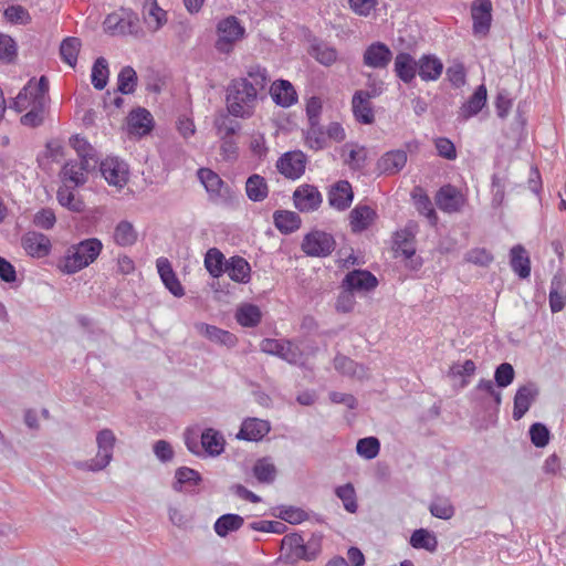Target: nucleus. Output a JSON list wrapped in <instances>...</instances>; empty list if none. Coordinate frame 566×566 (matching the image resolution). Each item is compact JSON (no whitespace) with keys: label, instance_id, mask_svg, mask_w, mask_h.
<instances>
[{"label":"nucleus","instance_id":"34","mask_svg":"<svg viewBox=\"0 0 566 566\" xmlns=\"http://www.w3.org/2000/svg\"><path fill=\"white\" fill-rule=\"evenodd\" d=\"M273 101L282 106L290 107L297 101V94L293 85L286 80H279L270 88Z\"/></svg>","mask_w":566,"mask_h":566},{"label":"nucleus","instance_id":"51","mask_svg":"<svg viewBox=\"0 0 566 566\" xmlns=\"http://www.w3.org/2000/svg\"><path fill=\"white\" fill-rule=\"evenodd\" d=\"M109 76L108 63L106 59L98 57L93 64L91 80L96 90H103L107 85Z\"/></svg>","mask_w":566,"mask_h":566},{"label":"nucleus","instance_id":"60","mask_svg":"<svg viewBox=\"0 0 566 566\" xmlns=\"http://www.w3.org/2000/svg\"><path fill=\"white\" fill-rule=\"evenodd\" d=\"M532 443L537 448H544L549 442V430L541 422L533 423L530 428Z\"/></svg>","mask_w":566,"mask_h":566},{"label":"nucleus","instance_id":"39","mask_svg":"<svg viewBox=\"0 0 566 566\" xmlns=\"http://www.w3.org/2000/svg\"><path fill=\"white\" fill-rule=\"evenodd\" d=\"M200 444L209 455L216 457L224 450V438L217 430L209 428L201 433Z\"/></svg>","mask_w":566,"mask_h":566},{"label":"nucleus","instance_id":"18","mask_svg":"<svg viewBox=\"0 0 566 566\" xmlns=\"http://www.w3.org/2000/svg\"><path fill=\"white\" fill-rule=\"evenodd\" d=\"M538 388L534 382L521 386L514 396L513 418L520 420L528 411L538 396Z\"/></svg>","mask_w":566,"mask_h":566},{"label":"nucleus","instance_id":"5","mask_svg":"<svg viewBox=\"0 0 566 566\" xmlns=\"http://www.w3.org/2000/svg\"><path fill=\"white\" fill-rule=\"evenodd\" d=\"M97 453L95 458L80 461L75 465L78 470L98 472L107 468L113 460L116 437L111 429H103L96 434Z\"/></svg>","mask_w":566,"mask_h":566},{"label":"nucleus","instance_id":"7","mask_svg":"<svg viewBox=\"0 0 566 566\" xmlns=\"http://www.w3.org/2000/svg\"><path fill=\"white\" fill-rule=\"evenodd\" d=\"M336 242L332 234L322 230H312L303 238L301 249L308 256L325 258L335 250Z\"/></svg>","mask_w":566,"mask_h":566},{"label":"nucleus","instance_id":"57","mask_svg":"<svg viewBox=\"0 0 566 566\" xmlns=\"http://www.w3.org/2000/svg\"><path fill=\"white\" fill-rule=\"evenodd\" d=\"M3 15L6 20L13 24H28L31 21V15L29 11L20 6V4H12L9 6L4 12Z\"/></svg>","mask_w":566,"mask_h":566},{"label":"nucleus","instance_id":"4","mask_svg":"<svg viewBox=\"0 0 566 566\" xmlns=\"http://www.w3.org/2000/svg\"><path fill=\"white\" fill-rule=\"evenodd\" d=\"M104 31L113 36H133L142 39L146 35L139 17L132 9L120 8L109 13L103 22Z\"/></svg>","mask_w":566,"mask_h":566},{"label":"nucleus","instance_id":"35","mask_svg":"<svg viewBox=\"0 0 566 566\" xmlns=\"http://www.w3.org/2000/svg\"><path fill=\"white\" fill-rule=\"evenodd\" d=\"M510 265L514 273L521 279L531 274V260L525 248L521 244L514 245L510 251Z\"/></svg>","mask_w":566,"mask_h":566},{"label":"nucleus","instance_id":"14","mask_svg":"<svg viewBox=\"0 0 566 566\" xmlns=\"http://www.w3.org/2000/svg\"><path fill=\"white\" fill-rule=\"evenodd\" d=\"M21 245L28 255L36 259L48 256L52 250L49 237L36 231L24 233L21 238Z\"/></svg>","mask_w":566,"mask_h":566},{"label":"nucleus","instance_id":"6","mask_svg":"<svg viewBox=\"0 0 566 566\" xmlns=\"http://www.w3.org/2000/svg\"><path fill=\"white\" fill-rule=\"evenodd\" d=\"M217 35L216 50L222 54H230L235 44L244 38L245 29L237 17L229 15L218 22Z\"/></svg>","mask_w":566,"mask_h":566},{"label":"nucleus","instance_id":"31","mask_svg":"<svg viewBox=\"0 0 566 566\" xmlns=\"http://www.w3.org/2000/svg\"><path fill=\"white\" fill-rule=\"evenodd\" d=\"M488 91L485 85H480L474 91L473 95L460 107L459 118L468 120L469 118L478 115L486 105Z\"/></svg>","mask_w":566,"mask_h":566},{"label":"nucleus","instance_id":"16","mask_svg":"<svg viewBox=\"0 0 566 566\" xmlns=\"http://www.w3.org/2000/svg\"><path fill=\"white\" fill-rule=\"evenodd\" d=\"M392 60V52L390 48L382 42H374L369 44L364 54V65L371 69H386Z\"/></svg>","mask_w":566,"mask_h":566},{"label":"nucleus","instance_id":"3","mask_svg":"<svg viewBox=\"0 0 566 566\" xmlns=\"http://www.w3.org/2000/svg\"><path fill=\"white\" fill-rule=\"evenodd\" d=\"M321 536L312 535L307 541L297 533L286 534L281 542L280 559L285 563L313 560L321 553Z\"/></svg>","mask_w":566,"mask_h":566},{"label":"nucleus","instance_id":"53","mask_svg":"<svg viewBox=\"0 0 566 566\" xmlns=\"http://www.w3.org/2000/svg\"><path fill=\"white\" fill-rule=\"evenodd\" d=\"M175 479L174 489L176 491H181L182 485L196 486L201 482L199 472L188 467L178 468L175 473Z\"/></svg>","mask_w":566,"mask_h":566},{"label":"nucleus","instance_id":"42","mask_svg":"<svg viewBox=\"0 0 566 566\" xmlns=\"http://www.w3.org/2000/svg\"><path fill=\"white\" fill-rule=\"evenodd\" d=\"M137 231L127 220L118 222L113 232V240L119 247H130L137 241Z\"/></svg>","mask_w":566,"mask_h":566},{"label":"nucleus","instance_id":"62","mask_svg":"<svg viewBox=\"0 0 566 566\" xmlns=\"http://www.w3.org/2000/svg\"><path fill=\"white\" fill-rule=\"evenodd\" d=\"M566 303V289L560 287L559 283L552 282L549 291V307L552 313H558L565 307Z\"/></svg>","mask_w":566,"mask_h":566},{"label":"nucleus","instance_id":"49","mask_svg":"<svg viewBox=\"0 0 566 566\" xmlns=\"http://www.w3.org/2000/svg\"><path fill=\"white\" fill-rule=\"evenodd\" d=\"M261 311L256 305L245 304L235 313L237 322L244 327H254L261 322Z\"/></svg>","mask_w":566,"mask_h":566},{"label":"nucleus","instance_id":"32","mask_svg":"<svg viewBox=\"0 0 566 566\" xmlns=\"http://www.w3.org/2000/svg\"><path fill=\"white\" fill-rule=\"evenodd\" d=\"M157 270L163 283L172 295L177 297H181L185 295V290L181 283L179 282L176 273L174 272L168 259L159 258L157 260Z\"/></svg>","mask_w":566,"mask_h":566},{"label":"nucleus","instance_id":"9","mask_svg":"<svg viewBox=\"0 0 566 566\" xmlns=\"http://www.w3.org/2000/svg\"><path fill=\"white\" fill-rule=\"evenodd\" d=\"M260 348L263 353L277 356L291 365L298 364L303 358L301 348L287 339L264 338Z\"/></svg>","mask_w":566,"mask_h":566},{"label":"nucleus","instance_id":"46","mask_svg":"<svg viewBox=\"0 0 566 566\" xmlns=\"http://www.w3.org/2000/svg\"><path fill=\"white\" fill-rule=\"evenodd\" d=\"M70 145L76 151L81 161H92L93 165H97L98 157L93 146L80 135H74L70 138Z\"/></svg>","mask_w":566,"mask_h":566},{"label":"nucleus","instance_id":"26","mask_svg":"<svg viewBox=\"0 0 566 566\" xmlns=\"http://www.w3.org/2000/svg\"><path fill=\"white\" fill-rule=\"evenodd\" d=\"M270 423L259 418L245 419L237 434L238 439L247 441H259L270 432Z\"/></svg>","mask_w":566,"mask_h":566},{"label":"nucleus","instance_id":"55","mask_svg":"<svg viewBox=\"0 0 566 566\" xmlns=\"http://www.w3.org/2000/svg\"><path fill=\"white\" fill-rule=\"evenodd\" d=\"M137 85V74L132 66H125L118 74V91L123 94H130Z\"/></svg>","mask_w":566,"mask_h":566},{"label":"nucleus","instance_id":"43","mask_svg":"<svg viewBox=\"0 0 566 566\" xmlns=\"http://www.w3.org/2000/svg\"><path fill=\"white\" fill-rule=\"evenodd\" d=\"M244 518L238 514H223L213 525V530L220 537H226L229 533L235 532L242 527Z\"/></svg>","mask_w":566,"mask_h":566},{"label":"nucleus","instance_id":"11","mask_svg":"<svg viewBox=\"0 0 566 566\" xmlns=\"http://www.w3.org/2000/svg\"><path fill=\"white\" fill-rule=\"evenodd\" d=\"M306 163V156L301 150L287 151L276 161V169L285 178L295 180L304 174Z\"/></svg>","mask_w":566,"mask_h":566},{"label":"nucleus","instance_id":"23","mask_svg":"<svg viewBox=\"0 0 566 566\" xmlns=\"http://www.w3.org/2000/svg\"><path fill=\"white\" fill-rule=\"evenodd\" d=\"M343 284L349 291L368 292L377 286L378 281L369 271L354 270L346 274Z\"/></svg>","mask_w":566,"mask_h":566},{"label":"nucleus","instance_id":"17","mask_svg":"<svg viewBox=\"0 0 566 566\" xmlns=\"http://www.w3.org/2000/svg\"><path fill=\"white\" fill-rule=\"evenodd\" d=\"M101 174L109 185L118 188L124 187L128 180L127 166L117 158L103 160L101 163Z\"/></svg>","mask_w":566,"mask_h":566},{"label":"nucleus","instance_id":"52","mask_svg":"<svg viewBox=\"0 0 566 566\" xmlns=\"http://www.w3.org/2000/svg\"><path fill=\"white\" fill-rule=\"evenodd\" d=\"M334 367L336 370L344 375L357 377H364L366 375L365 367L363 365H359L353 359L343 355H337L334 358Z\"/></svg>","mask_w":566,"mask_h":566},{"label":"nucleus","instance_id":"47","mask_svg":"<svg viewBox=\"0 0 566 566\" xmlns=\"http://www.w3.org/2000/svg\"><path fill=\"white\" fill-rule=\"evenodd\" d=\"M310 54L325 66L334 64L338 56L337 50L324 42L313 43Z\"/></svg>","mask_w":566,"mask_h":566},{"label":"nucleus","instance_id":"25","mask_svg":"<svg viewBox=\"0 0 566 566\" xmlns=\"http://www.w3.org/2000/svg\"><path fill=\"white\" fill-rule=\"evenodd\" d=\"M354 117L361 124H371L375 120L374 109L366 91H356L352 98Z\"/></svg>","mask_w":566,"mask_h":566},{"label":"nucleus","instance_id":"27","mask_svg":"<svg viewBox=\"0 0 566 566\" xmlns=\"http://www.w3.org/2000/svg\"><path fill=\"white\" fill-rule=\"evenodd\" d=\"M377 212L367 205L356 206L349 213L352 231L360 233L367 230L376 220Z\"/></svg>","mask_w":566,"mask_h":566},{"label":"nucleus","instance_id":"15","mask_svg":"<svg viewBox=\"0 0 566 566\" xmlns=\"http://www.w3.org/2000/svg\"><path fill=\"white\" fill-rule=\"evenodd\" d=\"M436 203L447 213L459 212L465 203L462 192L452 185L442 186L436 195Z\"/></svg>","mask_w":566,"mask_h":566},{"label":"nucleus","instance_id":"59","mask_svg":"<svg viewBox=\"0 0 566 566\" xmlns=\"http://www.w3.org/2000/svg\"><path fill=\"white\" fill-rule=\"evenodd\" d=\"M464 260L469 263L479 265V266H488L490 265L494 258L490 251L484 248H474L465 253Z\"/></svg>","mask_w":566,"mask_h":566},{"label":"nucleus","instance_id":"1","mask_svg":"<svg viewBox=\"0 0 566 566\" xmlns=\"http://www.w3.org/2000/svg\"><path fill=\"white\" fill-rule=\"evenodd\" d=\"M270 77L266 69L250 66L247 75L233 78L226 91L227 111L237 118H250L255 113L260 95L266 88Z\"/></svg>","mask_w":566,"mask_h":566},{"label":"nucleus","instance_id":"54","mask_svg":"<svg viewBox=\"0 0 566 566\" xmlns=\"http://www.w3.org/2000/svg\"><path fill=\"white\" fill-rule=\"evenodd\" d=\"M335 493L342 500L347 512L355 513L357 511L356 492L352 483L336 488Z\"/></svg>","mask_w":566,"mask_h":566},{"label":"nucleus","instance_id":"56","mask_svg":"<svg viewBox=\"0 0 566 566\" xmlns=\"http://www.w3.org/2000/svg\"><path fill=\"white\" fill-rule=\"evenodd\" d=\"M380 450L379 440L375 437H368L359 439L356 446L357 453L367 459L371 460L376 458Z\"/></svg>","mask_w":566,"mask_h":566},{"label":"nucleus","instance_id":"64","mask_svg":"<svg viewBox=\"0 0 566 566\" xmlns=\"http://www.w3.org/2000/svg\"><path fill=\"white\" fill-rule=\"evenodd\" d=\"M17 56V44L14 40L8 34H0V60L4 62H12Z\"/></svg>","mask_w":566,"mask_h":566},{"label":"nucleus","instance_id":"38","mask_svg":"<svg viewBox=\"0 0 566 566\" xmlns=\"http://www.w3.org/2000/svg\"><path fill=\"white\" fill-rule=\"evenodd\" d=\"M46 108L48 103H45V99L43 98V93H40V96L35 98L34 106H32V108H28V112L21 117V124L29 127H38L42 125L45 118Z\"/></svg>","mask_w":566,"mask_h":566},{"label":"nucleus","instance_id":"21","mask_svg":"<svg viewBox=\"0 0 566 566\" xmlns=\"http://www.w3.org/2000/svg\"><path fill=\"white\" fill-rule=\"evenodd\" d=\"M394 72L403 83H411L418 73V61L407 52H399L395 56Z\"/></svg>","mask_w":566,"mask_h":566},{"label":"nucleus","instance_id":"33","mask_svg":"<svg viewBox=\"0 0 566 566\" xmlns=\"http://www.w3.org/2000/svg\"><path fill=\"white\" fill-rule=\"evenodd\" d=\"M443 72V63L432 54H423L418 60V74L424 82L437 81Z\"/></svg>","mask_w":566,"mask_h":566},{"label":"nucleus","instance_id":"41","mask_svg":"<svg viewBox=\"0 0 566 566\" xmlns=\"http://www.w3.org/2000/svg\"><path fill=\"white\" fill-rule=\"evenodd\" d=\"M245 192L250 200L263 201L269 195L266 180L258 174L251 175L245 182Z\"/></svg>","mask_w":566,"mask_h":566},{"label":"nucleus","instance_id":"36","mask_svg":"<svg viewBox=\"0 0 566 566\" xmlns=\"http://www.w3.org/2000/svg\"><path fill=\"white\" fill-rule=\"evenodd\" d=\"M229 277L238 283H248L250 281L251 266L242 256H232L226 262V271Z\"/></svg>","mask_w":566,"mask_h":566},{"label":"nucleus","instance_id":"50","mask_svg":"<svg viewBox=\"0 0 566 566\" xmlns=\"http://www.w3.org/2000/svg\"><path fill=\"white\" fill-rule=\"evenodd\" d=\"M253 474L261 483H272L276 476V468L270 458L256 460L253 465Z\"/></svg>","mask_w":566,"mask_h":566},{"label":"nucleus","instance_id":"37","mask_svg":"<svg viewBox=\"0 0 566 566\" xmlns=\"http://www.w3.org/2000/svg\"><path fill=\"white\" fill-rule=\"evenodd\" d=\"M273 221L280 232L284 234L292 233L300 229L302 220L294 211L277 210L273 214Z\"/></svg>","mask_w":566,"mask_h":566},{"label":"nucleus","instance_id":"28","mask_svg":"<svg viewBox=\"0 0 566 566\" xmlns=\"http://www.w3.org/2000/svg\"><path fill=\"white\" fill-rule=\"evenodd\" d=\"M353 189L348 181H337L328 192V203L331 207L344 211L353 201Z\"/></svg>","mask_w":566,"mask_h":566},{"label":"nucleus","instance_id":"20","mask_svg":"<svg viewBox=\"0 0 566 566\" xmlns=\"http://www.w3.org/2000/svg\"><path fill=\"white\" fill-rule=\"evenodd\" d=\"M492 3L490 0H475L471 8L473 31L475 34H485L491 25Z\"/></svg>","mask_w":566,"mask_h":566},{"label":"nucleus","instance_id":"44","mask_svg":"<svg viewBox=\"0 0 566 566\" xmlns=\"http://www.w3.org/2000/svg\"><path fill=\"white\" fill-rule=\"evenodd\" d=\"M82 43L78 38H65L60 45V56L71 67H75Z\"/></svg>","mask_w":566,"mask_h":566},{"label":"nucleus","instance_id":"30","mask_svg":"<svg viewBox=\"0 0 566 566\" xmlns=\"http://www.w3.org/2000/svg\"><path fill=\"white\" fill-rule=\"evenodd\" d=\"M127 125L130 135L145 136L153 128V116L147 109L137 108L129 113Z\"/></svg>","mask_w":566,"mask_h":566},{"label":"nucleus","instance_id":"61","mask_svg":"<svg viewBox=\"0 0 566 566\" xmlns=\"http://www.w3.org/2000/svg\"><path fill=\"white\" fill-rule=\"evenodd\" d=\"M249 527L256 532L283 534L286 531V525L280 521H255L249 524Z\"/></svg>","mask_w":566,"mask_h":566},{"label":"nucleus","instance_id":"13","mask_svg":"<svg viewBox=\"0 0 566 566\" xmlns=\"http://www.w3.org/2000/svg\"><path fill=\"white\" fill-rule=\"evenodd\" d=\"M96 165L92 161L69 160L62 167L60 172L62 182L71 185L73 188L83 186L87 181V172L95 169Z\"/></svg>","mask_w":566,"mask_h":566},{"label":"nucleus","instance_id":"19","mask_svg":"<svg viewBox=\"0 0 566 566\" xmlns=\"http://www.w3.org/2000/svg\"><path fill=\"white\" fill-rule=\"evenodd\" d=\"M394 251L396 256L401 255L405 259L410 260V263L408 264L410 269L418 270L421 266V261L419 259H413L416 248L413 245L412 235L408 231L401 230L396 232Z\"/></svg>","mask_w":566,"mask_h":566},{"label":"nucleus","instance_id":"2","mask_svg":"<svg viewBox=\"0 0 566 566\" xmlns=\"http://www.w3.org/2000/svg\"><path fill=\"white\" fill-rule=\"evenodd\" d=\"M103 243L97 238H90L72 244L64 256L59 261L57 268L65 274H75L91 265L99 256Z\"/></svg>","mask_w":566,"mask_h":566},{"label":"nucleus","instance_id":"8","mask_svg":"<svg viewBox=\"0 0 566 566\" xmlns=\"http://www.w3.org/2000/svg\"><path fill=\"white\" fill-rule=\"evenodd\" d=\"M198 179L209 195V199L216 203L227 202L232 197V189L221 177L209 168H200L197 171Z\"/></svg>","mask_w":566,"mask_h":566},{"label":"nucleus","instance_id":"63","mask_svg":"<svg viewBox=\"0 0 566 566\" xmlns=\"http://www.w3.org/2000/svg\"><path fill=\"white\" fill-rule=\"evenodd\" d=\"M56 223V217L52 209L42 208L33 216V224L43 230L52 229Z\"/></svg>","mask_w":566,"mask_h":566},{"label":"nucleus","instance_id":"48","mask_svg":"<svg viewBox=\"0 0 566 566\" xmlns=\"http://www.w3.org/2000/svg\"><path fill=\"white\" fill-rule=\"evenodd\" d=\"M410 545L417 549L436 552L438 547L437 537L426 528L416 530L410 537Z\"/></svg>","mask_w":566,"mask_h":566},{"label":"nucleus","instance_id":"12","mask_svg":"<svg viewBox=\"0 0 566 566\" xmlns=\"http://www.w3.org/2000/svg\"><path fill=\"white\" fill-rule=\"evenodd\" d=\"M322 201V193L313 185H300L293 192V203L300 212L316 211L321 207Z\"/></svg>","mask_w":566,"mask_h":566},{"label":"nucleus","instance_id":"58","mask_svg":"<svg viewBox=\"0 0 566 566\" xmlns=\"http://www.w3.org/2000/svg\"><path fill=\"white\" fill-rule=\"evenodd\" d=\"M214 126L220 138L233 137L240 129V124L230 119L227 115H222L214 120Z\"/></svg>","mask_w":566,"mask_h":566},{"label":"nucleus","instance_id":"45","mask_svg":"<svg viewBox=\"0 0 566 566\" xmlns=\"http://www.w3.org/2000/svg\"><path fill=\"white\" fill-rule=\"evenodd\" d=\"M226 260L222 252L217 248H211L205 255V266L212 277H219L226 271Z\"/></svg>","mask_w":566,"mask_h":566},{"label":"nucleus","instance_id":"22","mask_svg":"<svg viewBox=\"0 0 566 566\" xmlns=\"http://www.w3.org/2000/svg\"><path fill=\"white\" fill-rule=\"evenodd\" d=\"M196 331L212 343L223 345L228 348L234 347L238 338L234 334L207 323H197Z\"/></svg>","mask_w":566,"mask_h":566},{"label":"nucleus","instance_id":"24","mask_svg":"<svg viewBox=\"0 0 566 566\" xmlns=\"http://www.w3.org/2000/svg\"><path fill=\"white\" fill-rule=\"evenodd\" d=\"M407 164V153L401 149L385 153L377 161L376 168L380 174L396 175Z\"/></svg>","mask_w":566,"mask_h":566},{"label":"nucleus","instance_id":"10","mask_svg":"<svg viewBox=\"0 0 566 566\" xmlns=\"http://www.w3.org/2000/svg\"><path fill=\"white\" fill-rule=\"evenodd\" d=\"M40 93H43L45 103H49V81L45 76H41L38 82L30 80L14 98L12 107L19 113L32 108Z\"/></svg>","mask_w":566,"mask_h":566},{"label":"nucleus","instance_id":"40","mask_svg":"<svg viewBox=\"0 0 566 566\" xmlns=\"http://www.w3.org/2000/svg\"><path fill=\"white\" fill-rule=\"evenodd\" d=\"M75 188L71 185L63 184L56 193L57 201L61 206L73 212L84 211L85 205L83 200L75 195Z\"/></svg>","mask_w":566,"mask_h":566},{"label":"nucleus","instance_id":"29","mask_svg":"<svg viewBox=\"0 0 566 566\" xmlns=\"http://www.w3.org/2000/svg\"><path fill=\"white\" fill-rule=\"evenodd\" d=\"M144 21L149 32L155 33L167 22V13L163 10L157 0H145L143 4Z\"/></svg>","mask_w":566,"mask_h":566}]
</instances>
